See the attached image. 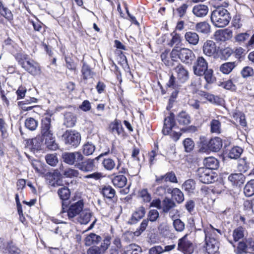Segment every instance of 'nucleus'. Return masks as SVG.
Here are the masks:
<instances>
[{
    "label": "nucleus",
    "mask_w": 254,
    "mask_h": 254,
    "mask_svg": "<svg viewBox=\"0 0 254 254\" xmlns=\"http://www.w3.org/2000/svg\"><path fill=\"white\" fill-rule=\"evenodd\" d=\"M210 151L213 152L218 151L222 146V142L220 138L215 137L208 141Z\"/></svg>",
    "instance_id": "nucleus-26"
},
{
    "label": "nucleus",
    "mask_w": 254,
    "mask_h": 254,
    "mask_svg": "<svg viewBox=\"0 0 254 254\" xmlns=\"http://www.w3.org/2000/svg\"><path fill=\"white\" fill-rule=\"evenodd\" d=\"M241 74L244 78H246L254 74V71L252 67L246 66L241 71Z\"/></svg>",
    "instance_id": "nucleus-60"
},
{
    "label": "nucleus",
    "mask_w": 254,
    "mask_h": 254,
    "mask_svg": "<svg viewBox=\"0 0 254 254\" xmlns=\"http://www.w3.org/2000/svg\"><path fill=\"white\" fill-rule=\"evenodd\" d=\"M176 206L175 203L170 198L165 197L162 201L161 210L164 213H169V216L173 219L174 218L175 213L177 211L174 209Z\"/></svg>",
    "instance_id": "nucleus-13"
},
{
    "label": "nucleus",
    "mask_w": 254,
    "mask_h": 254,
    "mask_svg": "<svg viewBox=\"0 0 254 254\" xmlns=\"http://www.w3.org/2000/svg\"><path fill=\"white\" fill-rule=\"evenodd\" d=\"M250 37L249 34L247 32L239 33L235 37V41L239 43H242L247 40Z\"/></svg>",
    "instance_id": "nucleus-61"
},
{
    "label": "nucleus",
    "mask_w": 254,
    "mask_h": 254,
    "mask_svg": "<svg viewBox=\"0 0 254 254\" xmlns=\"http://www.w3.org/2000/svg\"><path fill=\"white\" fill-rule=\"evenodd\" d=\"M65 61L66 66L70 70L75 71L76 70L77 64L74 63L73 59L70 57L65 56Z\"/></svg>",
    "instance_id": "nucleus-56"
},
{
    "label": "nucleus",
    "mask_w": 254,
    "mask_h": 254,
    "mask_svg": "<svg viewBox=\"0 0 254 254\" xmlns=\"http://www.w3.org/2000/svg\"><path fill=\"white\" fill-rule=\"evenodd\" d=\"M0 15L8 20L12 19L13 17L11 11L3 6L1 0H0Z\"/></svg>",
    "instance_id": "nucleus-42"
},
{
    "label": "nucleus",
    "mask_w": 254,
    "mask_h": 254,
    "mask_svg": "<svg viewBox=\"0 0 254 254\" xmlns=\"http://www.w3.org/2000/svg\"><path fill=\"white\" fill-rule=\"evenodd\" d=\"M205 168L210 170L217 169L219 167V162L214 157H210L206 158L203 161Z\"/></svg>",
    "instance_id": "nucleus-27"
},
{
    "label": "nucleus",
    "mask_w": 254,
    "mask_h": 254,
    "mask_svg": "<svg viewBox=\"0 0 254 254\" xmlns=\"http://www.w3.org/2000/svg\"><path fill=\"white\" fill-rule=\"evenodd\" d=\"M210 151L209 142L203 138L201 140L199 151L201 153H207Z\"/></svg>",
    "instance_id": "nucleus-54"
},
{
    "label": "nucleus",
    "mask_w": 254,
    "mask_h": 254,
    "mask_svg": "<svg viewBox=\"0 0 254 254\" xmlns=\"http://www.w3.org/2000/svg\"><path fill=\"white\" fill-rule=\"evenodd\" d=\"M206 250L209 254H214L218 250V237L222 233L218 229L214 228L211 225L204 229Z\"/></svg>",
    "instance_id": "nucleus-1"
},
{
    "label": "nucleus",
    "mask_w": 254,
    "mask_h": 254,
    "mask_svg": "<svg viewBox=\"0 0 254 254\" xmlns=\"http://www.w3.org/2000/svg\"><path fill=\"white\" fill-rule=\"evenodd\" d=\"M219 48L212 40H207L203 45L202 50L204 55L208 57H215L219 52Z\"/></svg>",
    "instance_id": "nucleus-12"
},
{
    "label": "nucleus",
    "mask_w": 254,
    "mask_h": 254,
    "mask_svg": "<svg viewBox=\"0 0 254 254\" xmlns=\"http://www.w3.org/2000/svg\"><path fill=\"white\" fill-rule=\"evenodd\" d=\"M41 122V134L45 139L47 147L51 150H56L58 148V145L55 142L52 131L50 129L51 127V116L44 117Z\"/></svg>",
    "instance_id": "nucleus-2"
},
{
    "label": "nucleus",
    "mask_w": 254,
    "mask_h": 254,
    "mask_svg": "<svg viewBox=\"0 0 254 254\" xmlns=\"http://www.w3.org/2000/svg\"><path fill=\"white\" fill-rule=\"evenodd\" d=\"M79 174L78 170L70 168L65 169L63 172V175L65 177L69 178L76 177L79 175Z\"/></svg>",
    "instance_id": "nucleus-52"
},
{
    "label": "nucleus",
    "mask_w": 254,
    "mask_h": 254,
    "mask_svg": "<svg viewBox=\"0 0 254 254\" xmlns=\"http://www.w3.org/2000/svg\"><path fill=\"white\" fill-rule=\"evenodd\" d=\"M210 131L212 133L219 134L221 132V123L217 120H212L210 123Z\"/></svg>",
    "instance_id": "nucleus-45"
},
{
    "label": "nucleus",
    "mask_w": 254,
    "mask_h": 254,
    "mask_svg": "<svg viewBox=\"0 0 254 254\" xmlns=\"http://www.w3.org/2000/svg\"><path fill=\"white\" fill-rule=\"evenodd\" d=\"M192 68L195 75L203 76L208 69V63L203 57H198L194 63Z\"/></svg>",
    "instance_id": "nucleus-11"
},
{
    "label": "nucleus",
    "mask_w": 254,
    "mask_h": 254,
    "mask_svg": "<svg viewBox=\"0 0 254 254\" xmlns=\"http://www.w3.org/2000/svg\"><path fill=\"white\" fill-rule=\"evenodd\" d=\"M171 193L172 196L176 200L178 203H181L184 200V196L183 193L178 188H171Z\"/></svg>",
    "instance_id": "nucleus-41"
},
{
    "label": "nucleus",
    "mask_w": 254,
    "mask_h": 254,
    "mask_svg": "<svg viewBox=\"0 0 254 254\" xmlns=\"http://www.w3.org/2000/svg\"><path fill=\"white\" fill-rule=\"evenodd\" d=\"M102 240L101 237L94 233H90L85 238V244L86 246H91L98 244Z\"/></svg>",
    "instance_id": "nucleus-30"
},
{
    "label": "nucleus",
    "mask_w": 254,
    "mask_h": 254,
    "mask_svg": "<svg viewBox=\"0 0 254 254\" xmlns=\"http://www.w3.org/2000/svg\"><path fill=\"white\" fill-rule=\"evenodd\" d=\"M221 86L227 90H235L236 89L235 85L231 80H228L222 82Z\"/></svg>",
    "instance_id": "nucleus-62"
},
{
    "label": "nucleus",
    "mask_w": 254,
    "mask_h": 254,
    "mask_svg": "<svg viewBox=\"0 0 254 254\" xmlns=\"http://www.w3.org/2000/svg\"><path fill=\"white\" fill-rule=\"evenodd\" d=\"M109 130L115 136L120 135L123 133L124 130L121 122L119 120H115L109 126Z\"/></svg>",
    "instance_id": "nucleus-21"
},
{
    "label": "nucleus",
    "mask_w": 254,
    "mask_h": 254,
    "mask_svg": "<svg viewBox=\"0 0 254 254\" xmlns=\"http://www.w3.org/2000/svg\"><path fill=\"white\" fill-rule=\"evenodd\" d=\"M184 145L187 152H190L194 147V142L190 138H186L184 141Z\"/></svg>",
    "instance_id": "nucleus-63"
},
{
    "label": "nucleus",
    "mask_w": 254,
    "mask_h": 254,
    "mask_svg": "<svg viewBox=\"0 0 254 254\" xmlns=\"http://www.w3.org/2000/svg\"><path fill=\"white\" fill-rule=\"evenodd\" d=\"M62 158L65 163L69 165L77 166L78 162L83 160L84 156L79 151L64 152L62 154Z\"/></svg>",
    "instance_id": "nucleus-9"
},
{
    "label": "nucleus",
    "mask_w": 254,
    "mask_h": 254,
    "mask_svg": "<svg viewBox=\"0 0 254 254\" xmlns=\"http://www.w3.org/2000/svg\"><path fill=\"white\" fill-rule=\"evenodd\" d=\"M198 180L204 184H210L215 182L217 175L210 169L204 167L199 168L196 172Z\"/></svg>",
    "instance_id": "nucleus-7"
},
{
    "label": "nucleus",
    "mask_w": 254,
    "mask_h": 254,
    "mask_svg": "<svg viewBox=\"0 0 254 254\" xmlns=\"http://www.w3.org/2000/svg\"><path fill=\"white\" fill-rule=\"evenodd\" d=\"M235 62H227L221 64L219 70L223 74H228L236 67Z\"/></svg>",
    "instance_id": "nucleus-32"
},
{
    "label": "nucleus",
    "mask_w": 254,
    "mask_h": 254,
    "mask_svg": "<svg viewBox=\"0 0 254 254\" xmlns=\"http://www.w3.org/2000/svg\"><path fill=\"white\" fill-rule=\"evenodd\" d=\"M185 39L190 45L195 46L199 41L198 35L195 32L188 31L185 34Z\"/></svg>",
    "instance_id": "nucleus-23"
},
{
    "label": "nucleus",
    "mask_w": 254,
    "mask_h": 254,
    "mask_svg": "<svg viewBox=\"0 0 254 254\" xmlns=\"http://www.w3.org/2000/svg\"><path fill=\"white\" fill-rule=\"evenodd\" d=\"M244 206L246 210H251L254 213V198L251 200H247L245 201Z\"/></svg>",
    "instance_id": "nucleus-64"
},
{
    "label": "nucleus",
    "mask_w": 254,
    "mask_h": 254,
    "mask_svg": "<svg viewBox=\"0 0 254 254\" xmlns=\"http://www.w3.org/2000/svg\"><path fill=\"white\" fill-rule=\"evenodd\" d=\"M245 230L242 227H239L233 231V237L235 241H238L244 237Z\"/></svg>",
    "instance_id": "nucleus-50"
},
{
    "label": "nucleus",
    "mask_w": 254,
    "mask_h": 254,
    "mask_svg": "<svg viewBox=\"0 0 254 254\" xmlns=\"http://www.w3.org/2000/svg\"><path fill=\"white\" fill-rule=\"evenodd\" d=\"M148 222L149 221L147 219H143L140 225L139 229L134 232V235L138 236L144 232L148 226Z\"/></svg>",
    "instance_id": "nucleus-58"
},
{
    "label": "nucleus",
    "mask_w": 254,
    "mask_h": 254,
    "mask_svg": "<svg viewBox=\"0 0 254 254\" xmlns=\"http://www.w3.org/2000/svg\"><path fill=\"white\" fill-rule=\"evenodd\" d=\"M230 14L227 9L218 8L211 13V21L217 27H224L227 25L230 20Z\"/></svg>",
    "instance_id": "nucleus-4"
},
{
    "label": "nucleus",
    "mask_w": 254,
    "mask_h": 254,
    "mask_svg": "<svg viewBox=\"0 0 254 254\" xmlns=\"http://www.w3.org/2000/svg\"><path fill=\"white\" fill-rule=\"evenodd\" d=\"M234 119L235 120L237 123H239L242 127H245L247 125V122L245 119V116L241 113H236L233 116Z\"/></svg>",
    "instance_id": "nucleus-53"
},
{
    "label": "nucleus",
    "mask_w": 254,
    "mask_h": 254,
    "mask_svg": "<svg viewBox=\"0 0 254 254\" xmlns=\"http://www.w3.org/2000/svg\"><path fill=\"white\" fill-rule=\"evenodd\" d=\"M195 30L196 31L203 34H208L210 31V26L205 21L199 22L195 25Z\"/></svg>",
    "instance_id": "nucleus-35"
},
{
    "label": "nucleus",
    "mask_w": 254,
    "mask_h": 254,
    "mask_svg": "<svg viewBox=\"0 0 254 254\" xmlns=\"http://www.w3.org/2000/svg\"><path fill=\"white\" fill-rule=\"evenodd\" d=\"M83 207L84 202L82 199L71 203L68 207L65 204L64 202L62 201L61 214H65L69 220L73 221V219L81 212Z\"/></svg>",
    "instance_id": "nucleus-3"
},
{
    "label": "nucleus",
    "mask_w": 254,
    "mask_h": 254,
    "mask_svg": "<svg viewBox=\"0 0 254 254\" xmlns=\"http://www.w3.org/2000/svg\"><path fill=\"white\" fill-rule=\"evenodd\" d=\"M142 252L141 248L134 244H131L126 247L124 254H140Z\"/></svg>",
    "instance_id": "nucleus-39"
},
{
    "label": "nucleus",
    "mask_w": 254,
    "mask_h": 254,
    "mask_svg": "<svg viewBox=\"0 0 254 254\" xmlns=\"http://www.w3.org/2000/svg\"><path fill=\"white\" fill-rule=\"evenodd\" d=\"M95 149V146L91 143L87 142L83 146V153L84 155L88 156L93 154Z\"/></svg>",
    "instance_id": "nucleus-48"
},
{
    "label": "nucleus",
    "mask_w": 254,
    "mask_h": 254,
    "mask_svg": "<svg viewBox=\"0 0 254 254\" xmlns=\"http://www.w3.org/2000/svg\"><path fill=\"white\" fill-rule=\"evenodd\" d=\"M109 245L108 240L104 241L103 245L102 244L101 247H92L90 248L87 252V254H101L102 252H104L108 248Z\"/></svg>",
    "instance_id": "nucleus-25"
},
{
    "label": "nucleus",
    "mask_w": 254,
    "mask_h": 254,
    "mask_svg": "<svg viewBox=\"0 0 254 254\" xmlns=\"http://www.w3.org/2000/svg\"><path fill=\"white\" fill-rule=\"evenodd\" d=\"M147 216V219L148 221L151 222H156L159 218V213L156 209H151L149 211Z\"/></svg>",
    "instance_id": "nucleus-49"
},
{
    "label": "nucleus",
    "mask_w": 254,
    "mask_h": 254,
    "mask_svg": "<svg viewBox=\"0 0 254 254\" xmlns=\"http://www.w3.org/2000/svg\"><path fill=\"white\" fill-rule=\"evenodd\" d=\"M46 160L47 163L51 166H55L58 162V158L55 154H49L46 156Z\"/></svg>",
    "instance_id": "nucleus-57"
},
{
    "label": "nucleus",
    "mask_w": 254,
    "mask_h": 254,
    "mask_svg": "<svg viewBox=\"0 0 254 254\" xmlns=\"http://www.w3.org/2000/svg\"><path fill=\"white\" fill-rule=\"evenodd\" d=\"M182 189L189 193H194L195 189V182L192 179L186 181L182 185Z\"/></svg>",
    "instance_id": "nucleus-33"
},
{
    "label": "nucleus",
    "mask_w": 254,
    "mask_h": 254,
    "mask_svg": "<svg viewBox=\"0 0 254 254\" xmlns=\"http://www.w3.org/2000/svg\"><path fill=\"white\" fill-rule=\"evenodd\" d=\"M102 164L104 168L108 171L113 170L116 166L115 161L110 158H104L102 162Z\"/></svg>",
    "instance_id": "nucleus-43"
},
{
    "label": "nucleus",
    "mask_w": 254,
    "mask_h": 254,
    "mask_svg": "<svg viewBox=\"0 0 254 254\" xmlns=\"http://www.w3.org/2000/svg\"><path fill=\"white\" fill-rule=\"evenodd\" d=\"M194 58V54L192 51L188 48H182L180 49V59L182 62L186 64H189L192 62Z\"/></svg>",
    "instance_id": "nucleus-17"
},
{
    "label": "nucleus",
    "mask_w": 254,
    "mask_h": 254,
    "mask_svg": "<svg viewBox=\"0 0 254 254\" xmlns=\"http://www.w3.org/2000/svg\"><path fill=\"white\" fill-rule=\"evenodd\" d=\"M203 75L205 81L208 84L212 83L215 80V77L213 75V71L211 69H207Z\"/></svg>",
    "instance_id": "nucleus-51"
},
{
    "label": "nucleus",
    "mask_w": 254,
    "mask_h": 254,
    "mask_svg": "<svg viewBox=\"0 0 254 254\" xmlns=\"http://www.w3.org/2000/svg\"><path fill=\"white\" fill-rule=\"evenodd\" d=\"M163 181L166 182H170L173 183H177L178 182L176 175L173 171L169 172L164 175L158 177L156 176L155 183L157 185H161Z\"/></svg>",
    "instance_id": "nucleus-15"
},
{
    "label": "nucleus",
    "mask_w": 254,
    "mask_h": 254,
    "mask_svg": "<svg viewBox=\"0 0 254 254\" xmlns=\"http://www.w3.org/2000/svg\"><path fill=\"white\" fill-rule=\"evenodd\" d=\"M38 122L34 118H29L25 121V127L30 130H34L38 126Z\"/></svg>",
    "instance_id": "nucleus-46"
},
{
    "label": "nucleus",
    "mask_w": 254,
    "mask_h": 254,
    "mask_svg": "<svg viewBox=\"0 0 254 254\" xmlns=\"http://www.w3.org/2000/svg\"><path fill=\"white\" fill-rule=\"evenodd\" d=\"M64 125L67 127H73L76 122V117L70 112L66 113L64 114Z\"/></svg>",
    "instance_id": "nucleus-29"
},
{
    "label": "nucleus",
    "mask_w": 254,
    "mask_h": 254,
    "mask_svg": "<svg viewBox=\"0 0 254 254\" xmlns=\"http://www.w3.org/2000/svg\"><path fill=\"white\" fill-rule=\"evenodd\" d=\"M173 227L177 232H182L185 229V224L179 219H175L173 221Z\"/></svg>",
    "instance_id": "nucleus-55"
},
{
    "label": "nucleus",
    "mask_w": 254,
    "mask_h": 254,
    "mask_svg": "<svg viewBox=\"0 0 254 254\" xmlns=\"http://www.w3.org/2000/svg\"><path fill=\"white\" fill-rule=\"evenodd\" d=\"M58 193L60 198L64 202V200H66L69 198L70 191L67 187H63L59 189Z\"/></svg>",
    "instance_id": "nucleus-44"
},
{
    "label": "nucleus",
    "mask_w": 254,
    "mask_h": 254,
    "mask_svg": "<svg viewBox=\"0 0 254 254\" xmlns=\"http://www.w3.org/2000/svg\"><path fill=\"white\" fill-rule=\"evenodd\" d=\"M64 143L71 147H76L80 143L81 136L75 130H66L63 135Z\"/></svg>",
    "instance_id": "nucleus-8"
},
{
    "label": "nucleus",
    "mask_w": 254,
    "mask_h": 254,
    "mask_svg": "<svg viewBox=\"0 0 254 254\" xmlns=\"http://www.w3.org/2000/svg\"><path fill=\"white\" fill-rule=\"evenodd\" d=\"M181 84L178 80H176V78L173 75L170 76L167 85L169 88L175 89V91L172 93V95L173 97L176 96Z\"/></svg>",
    "instance_id": "nucleus-24"
},
{
    "label": "nucleus",
    "mask_w": 254,
    "mask_h": 254,
    "mask_svg": "<svg viewBox=\"0 0 254 254\" xmlns=\"http://www.w3.org/2000/svg\"><path fill=\"white\" fill-rule=\"evenodd\" d=\"M92 214L89 210H82L81 212L79 214V216L78 218V221L82 224H87L91 219Z\"/></svg>",
    "instance_id": "nucleus-31"
},
{
    "label": "nucleus",
    "mask_w": 254,
    "mask_h": 254,
    "mask_svg": "<svg viewBox=\"0 0 254 254\" xmlns=\"http://www.w3.org/2000/svg\"><path fill=\"white\" fill-rule=\"evenodd\" d=\"M139 195L145 202H149L151 200V195L146 189L142 190L139 192Z\"/></svg>",
    "instance_id": "nucleus-59"
},
{
    "label": "nucleus",
    "mask_w": 254,
    "mask_h": 254,
    "mask_svg": "<svg viewBox=\"0 0 254 254\" xmlns=\"http://www.w3.org/2000/svg\"><path fill=\"white\" fill-rule=\"evenodd\" d=\"M188 237V235L186 234L178 242L177 249L184 254H191L194 251L193 245Z\"/></svg>",
    "instance_id": "nucleus-10"
},
{
    "label": "nucleus",
    "mask_w": 254,
    "mask_h": 254,
    "mask_svg": "<svg viewBox=\"0 0 254 254\" xmlns=\"http://www.w3.org/2000/svg\"><path fill=\"white\" fill-rule=\"evenodd\" d=\"M175 71L180 83H183L189 79V72L182 64L177 65L175 68Z\"/></svg>",
    "instance_id": "nucleus-16"
},
{
    "label": "nucleus",
    "mask_w": 254,
    "mask_h": 254,
    "mask_svg": "<svg viewBox=\"0 0 254 254\" xmlns=\"http://www.w3.org/2000/svg\"><path fill=\"white\" fill-rule=\"evenodd\" d=\"M145 209L143 206H140L133 213L129 220V223L134 224L142 219L145 214Z\"/></svg>",
    "instance_id": "nucleus-20"
},
{
    "label": "nucleus",
    "mask_w": 254,
    "mask_h": 254,
    "mask_svg": "<svg viewBox=\"0 0 254 254\" xmlns=\"http://www.w3.org/2000/svg\"><path fill=\"white\" fill-rule=\"evenodd\" d=\"M228 180L232 183V185L240 186L245 183L246 178L242 173H236L230 175Z\"/></svg>",
    "instance_id": "nucleus-22"
},
{
    "label": "nucleus",
    "mask_w": 254,
    "mask_h": 254,
    "mask_svg": "<svg viewBox=\"0 0 254 254\" xmlns=\"http://www.w3.org/2000/svg\"><path fill=\"white\" fill-rule=\"evenodd\" d=\"M177 121L180 125L186 126L190 124V118L186 112H181L178 116Z\"/></svg>",
    "instance_id": "nucleus-38"
},
{
    "label": "nucleus",
    "mask_w": 254,
    "mask_h": 254,
    "mask_svg": "<svg viewBox=\"0 0 254 254\" xmlns=\"http://www.w3.org/2000/svg\"><path fill=\"white\" fill-rule=\"evenodd\" d=\"M244 193L247 197L254 195V179L249 181L244 188Z\"/></svg>",
    "instance_id": "nucleus-37"
},
{
    "label": "nucleus",
    "mask_w": 254,
    "mask_h": 254,
    "mask_svg": "<svg viewBox=\"0 0 254 254\" xmlns=\"http://www.w3.org/2000/svg\"><path fill=\"white\" fill-rule=\"evenodd\" d=\"M112 182L115 187L121 188L125 186L127 179L124 175H118L113 179Z\"/></svg>",
    "instance_id": "nucleus-36"
},
{
    "label": "nucleus",
    "mask_w": 254,
    "mask_h": 254,
    "mask_svg": "<svg viewBox=\"0 0 254 254\" xmlns=\"http://www.w3.org/2000/svg\"><path fill=\"white\" fill-rule=\"evenodd\" d=\"M26 146L32 151L37 150L40 149L41 146L40 142L35 138L29 139L26 141Z\"/></svg>",
    "instance_id": "nucleus-40"
},
{
    "label": "nucleus",
    "mask_w": 254,
    "mask_h": 254,
    "mask_svg": "<svg viewBox=\"0 0 254 254\" xmlns=\"http://www.w3.org/2000/svg\"><path fill=\"white\" fill-rule=\"evenodd\" d=\"M243 152V149L238 146L232 148L229 153V157L231 159L238 158Z\"/></svg>",
    "instance_id": "nucleus-47"
},
{
    "label": "nucleus",
    "mask_w": 254,
    "mask_h": 254,
    "mask_svg": "<svg viewBox=\"0 0 254 254\" xmlns=\"http://www.w3.org/2000/svg\"><path fill=\"white\" fill-rule=\"evenodd\" d=\"M192 12L197 17H203L208 12V7L204 4H197L193 7Z\"/></svg>",
    "instance_id": "nucleus-19"
},
{
    "label": "nucleus",
    "mask_w": 254,
    "mask_h": 254,
    "mask_svg": "<svg viewBox=\"0 0 254 254\" xmlns=\"http://www.w3.org/2000/svg\"><path fill=\"white\" fill-rule=\"evenodd\" d=\"M174 125V115L171 113L164 120L162 132L164 135H170L175 141H177L179 139L181 133L172 130Z\"/></svg>",
    "instance_id": "nucleus-6"
},
{
    "label": "nucleus",
    "mask_w": 254,
    "mask_h": 254,
    "mask_svg": "<svg viewBox=\"0 0 254 254\" xmlns=\"http://www.w3.org/2000/svg\"><path fill=\"white\" fill-rule=\"evenodd\" d=\"M171 188L167 185H161L154 189V194L159 196H163L167 194H171Z\"/></svg>",
    "instance_id": "nucleus-28"
},
{
    "label": "nucleus",
    "mask_w": 254,
    "mask_h": 254,
    "mask_svg": "<svg viewBox=\"0 0 254 254\" xmlns=\"http://www.w3.org/2000/svg\"><path fill=\"white\" fill-rule=\"evenodd\" d=\"M101 193L104 197L111 199L115 196L116 191L110 186H105L102 188Z\"/></svg>",
    "instance_id": "nucleus-34"
},
{
    "label": "nucleus",
    "mask_w": 254,
    "mask_h": 254,
    "mask_svg": "<svg viewBox=\"0 0 254 254\" xmlns=\"http://www.w3.org/2000/svg\"><path fill=\"white\" fill-rule=\"evenodd\" d=\"M95 167L94 160L88 159L84 161L78 162L76 168L84 172H89L92 171Z\"/></svg>",
    "instance_id": "nucleus-18"
},
{
    "label": "nucleus",
    "mask_w": 254,
    "mask_h": 254,
    "mask_svg": "<svg viewBox=\"0 0 254 254\" xmlns=\"http://www.w3.org/2000/svg\"><path fill=\"white\" fill-rule=\"evenodd\" d=\"M18 63L23 68L33 76L39 75L42 72L39 64L33 59L24 57L19 59Z\"/></svg>",
    "instance_id": "nucleus-5"
},
{
    "label": "nucleus",
    "mask_w": 254,
    "mask_h": 254,
    "mask_svg": "<svg viewBox=\"0 0 254 254\" xmlns=\"http://www.w3.org/2000/svg\"><path fill=\"white\" fill-rule=\"evenodd\" d=\"M82 66L81 69V80L84 84H86L88 79L93 78L95 73L86 62L82 61Z\"/></svg>",
    "instance_id": "nucleus-14"
}]
</instances>
